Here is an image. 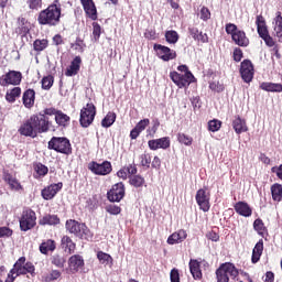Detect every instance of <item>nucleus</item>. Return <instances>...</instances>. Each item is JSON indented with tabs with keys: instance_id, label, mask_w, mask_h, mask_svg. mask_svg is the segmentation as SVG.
I'll use <instances>...</instances> for the list:
<instances>
[{
	"instance_id": "1",
	"label": "nucleus",
	"mask_w": 282,
	"mask_h": 282,
	"mask_svg": "<svg viewBox=\"0 0 282 282\" xmlns=\"http://www.w3.org/2000/svg\"><path fill=\"white\" fill-rule=\"evenodd\" d=\"M61 14L63 9L56 2L50 4L46 9L40 11L37 15L39 25H47L48 28H56L61 23Z\"/></svg>"
},
{
	"instance_id": "2",
	"label": "nucleus",
	"mask_w": 282,
	"mask_h": 282,
	"mask_svg": "<svg viewBox=\"0 0 282 282\" xmlns=\"http://www.w3.org/2000/svg\"><path fill=\"white\" fill-rule=\"evenodd\" d=\"M65 229L66 232H69V235H74V237H77L78 239H85L86 241H89L91 237V231L89 230L87 225L78 223L75 219L66 220Z\"/></svg>"
},
{
	"instance_id": "3",
	"label": "nucleus",
	"mask_w": 282,
	"mask_h": 282,
	"mask_svg": "<svg viewBox=\"0 0 282 282\" xmlns=\"http://www.w3.org/2000/svg\"><path fill=\"white\" fill-rule=\"evenodd\" d=\"M50 151H55L62 155H72V142L66 137H52L47 143Z\"/></svg>"
},
{
	"instance_id": "4",
	"label": "nucleus",
	"mask_w": 282,
	"mask_h": 282,
	"mask_svg": "<svg viewBox=\"0 0 282 282\" xmlns=\"http://www.w3.org/2000/svg\"><path fill=\"white\" fill-rule=\"evenodd\" d=\"M229 276L237 279L239 276V270L231 262H225L216 270L217 282H229Z\"/></svg>"
},
{
	"instance_id": "5",
	"label": "nucleus",
	"mask_w": 282,
	"mask_h": 282,
	"mask_svg": "<svg viewBox=\"0 0 282 282\" xmlns=\"http://www.w3.org/2000/svg\"><path fill=\"white\" fill-rule=\"evenodd\" d=\"M256 25H257V32L260 39L264 41L265 45L268 47H274V45H276V42H274V39L270 36V31H268V24L265 23V18H263L261 14L257 15Z\"/></svg>"
},
{
	"instance_id": "6",
	"label": "nucleus",
	"mask_w": 282,
	"mask_h": 282,
	"mask_svg": "<svg viewBox=\"0 0 282 282\" xmlns=\"http://www.w3.org/2000/svg\"><path fill=\"white\" fill-rule=\"evenodd\" d=\"M20 230L22 232H28V230H32L36 226V212L31 208L23 209L20 219Z\"/></svg>"
},
{
	"instance_id": "7",
	"label": "nucleus",
	"mask_w": 282,
	"mask_h": 282,
	"mask_svg": "<svg viewBox=\"0 0 282 282\" xmlns=\"http://www.w3.org/2000/svg\"><path fill=\"white\" fill-rule=\"evenodd\" d=\"M25 257H20L13 267L17 271V276H25V274H31V276H36V267H34V263L28 261Z\"/></svg>"
},
{
	"instance_id": "8",
	"label": "nucleus",
	"mask_w": 282,
	"mask_h": 282,
	"mask_svg": "<svg viewBox=\"0 0 282 282\" xmlns=\"http://www.w3.org/2000/svg\"><path fill=\"white\" fill-rule=\"evenodd\" d=\"M170 78L178 89H184L195 83V75L193 73L180 74L175 70L170 73Z\"/></svg>"
},
{
	"instance_id": "9",
	"label": "nucleus",
	"mask_w": 282,
	"mask_h": 282,
	"mask_svg": "<svg viewBox=\"0 0 282 282\" xmlns=\"http://www.w3.org/2000/svg\"><path fill=\"white\" fill-rule=\"evenodd\" d=\"M95 118L96 106L91 102L87 104L86 107L80 110L79 123L84 129H87V127L93 124Z\"/></svg>"
},
{
	"instance_id": "10",
	"label": "nucleus",
	"mask_w": 282,
	"mask_h": 282,
	"mask_svg": "<svg viewBox=\"0 0 282 282\" xmlns=\"http://www.w3.org/2000/svg\"><path fill=\"white\" fill-rule=\"evenodd\" d=\"M32 121L35 124V129L37 133H47L50 129L55 131L54 126L52 124V121H50V117L40 113L39 115H32Z\"/></svg>"
},
{
	"instance_id": "11",
	"label": "nucleus",
	"mask_w": 282,
	"mask_h": 282,
	"mask_svg": "<svg viewBox=\"0 0 282 282\" xmlns=\"http://www.w3.org/2000/svg\"><path fill=\"white\" fill-rule=\"evenodd\" d=\"M88 171L93 172L94 175H111L113 171V166L109 161H104L102 163H98L96 161H91L88 163Z\"/></svg>"
},
{
	"instance_id": "12",
	"label": "nucleus",
	"mask_w": 282,
	"mask_h": 282,
	"mask_svg": "<svg viewBox=\"0 0 282 282\" xmlns=\"http://www.w3.org/2000/svg\"><path fill=\"white\" fill-rule=\"evenodd\" d=\"M124 195H127L124 183L119 182L108 191L107 198L109 202L113 203H120L122 199H124Z\"/></svg>"
},
{
	"instance_id": "13",
	"label": "nucleus",
	"mask_w": 282,
	"mask_h": 282,
	"mask_svg": "<svg viewBox=\"0 0 282 282\" xmlns=\"http://www.w3.org/2000/svg\"><path fill=\"white\" fill-rule=\"evenodd\" d=\"M153 50L156 52V56L161 61H164V63H169V61H175V58H177V52L169 46L154 44Z\"/></svg>"
},
{
	"instance_id": "14",
	"label": "nucleus",
	"mask_w": 282,
	"mask_h": 282,
	"mask_svg": "<svg viewBox=\"0 0 282 282\" xmlns=\"http://www.w3.org/2000/svg\"><path fill=\"white\" fill-rule=\"evenodd\" d=\"M23 75L19 70H9L7 74L0 77V86L8 87V85H21Z\"/></svg>"
},
{
	"instance_id": "15",
	"label": "nucleus",
	"mask_w": 282,
	"mask_h": 282,
	"mask_svg": "<svg viewBox=\"0 0 282 282\" xmlns=\"http://www.w3.org/2000/svg\"><path fill=\"white\" fill-rule=\"evenodd\" d=\"M239 72L243 83H252L254 78V65L250 59H243L240 63Z\"/></svg>"
},
{
	"instance_id": "16",
	"label": "nucleus",
	"mask_w": 282,
	"mask_h": 282,
	"mask_svg": "<svg viewBox=\"0 0 282 282\" xmlns=\"http://www.w3.org/2000/svg\"><path fill=\"white\" fill-rule=\"evenodd\" d=\"M18 133H20V135H24V138H36L39 135L36 126L32 120V116L20 126Z\"/></svg>"
},
{
	"instance_id": "17",
	"label": "nucleus",
	"mask_w": 282,
	"mask_h": 282,
	"mask_svg": "<svg viewBox=\"0 0 282 282\" xmlns=\"http://www.w3.org/2000/svg\"><path fill=\"white\" fill-rule=\"evenodd\" d=\"M85 269V259L80 254H74L68 259V274H78Z\"/></svg>"
},
{
	"instance_id": "18",
	"label": "nucleus",
	"mask_w": 282,
	"mask_h": 282,
	"mask_svg": "<svg viewBox=\"0 0 282 282\" xmlns=\"http://www.w3.org/2000/svg\"><path fill=\"white\" fill-rule=\"evenodd\" d=\"M195 198L199 209L203 210V213H208L210 210V196L206 193V189H198Z\"/></svg>"
},
{
	"instance_id": "19",
	"label": "nucleus",
	"mask_w": 282,
	"mask_h": 282,
	"mask_svg": "<svg viewBox=\"0 0 282 282\" xmlns=\"http://www.w3.org/2000/svg\"><path fill=\"white\" fill-rule=\"evenodd\" d=\"M62 189H63V182L51 184L42 189L41 196L46 202H50V199H54V197H56L58 192Z\"/></svg>"
},
{
	"instance_id": "20",
	"label": "nucleus",
	"mask_w": 282,
	"mask_h": 282,
	"mask_svg": "<svg viewBox=\"0 0 282 282\" xmlns=\"http://www.w3.org/2000/svg\"><path fill=\"white\" fill-rule=\"evenodd\" d=\"M84 12L88 19L91 21H98V9L96 8V3L94 0H79Z\"/></svg>"
},
{
	"instance_id": "21",
	"label": "nucleus",
	"mask_w": 282,
	"mask_h": 282,
	"mask_svg": "<svg viewBox=\"0 0 282 282\" xmlns=\"http://www.w3.org/2000/svg\"><path fill=\"white\" fill-rule=\"evenodd\" d=\"M148 147L151 151H158V149L166 150L171 147V139L169 137L152 139L148 141Z\"/></svg>"
},
{
	"instance_id": "22",
	"label": "nucleus",
	"mask_w": 282,
	"mask_h": 282,
	"mask_svg": "<svg viewBox=\"0 0 282 282\" xmlns=\"http://www.w3.org/2000/svg\"><path fill=\"white\" fill-rule=\"evenodd\" d=\"M34 102H36V91L32 88L24 90L22 95V104L25 109H32Z\"/></svg>"
},
{
	"instance_id": "23",
	"label": "nucleus",
	"mask_w": 282,
	"mask_h": 282,
	"mask_svg": "<svg viewBox=\"0 0 282 282\" xmlns=\"http://www.w3.org/2000/svg\"><path fill=\"white\" fill-rule=\"evenodd\" d=\"M80 65H83V58L77 55L70 62V65L66 68L65 76H76L80 72Z\"/></svg>"
},
{
	"instance_id": "24",
	"label": "nucleus",
	"mask_w": 282,
	"mask_h": 282,
	"mask_svg": "<svg viewBox=\"0 0 282 282\" xmlns=\"http://www.w3.org/2000/svg\"><path fill=\"white\" fill-rule=\"evenodd\" d=\"M234 208L240 217H252V207L246 202L239 200L234 205Z\"/></svg>"
},
{
	"instance_id": "25",
	"label": "nucleus",
	"mask_w": 282,
	"mask_h": 282,
	"mask_svg": "<svg viewBox=\"0 0 282 282\" xmlns=\"http://www.w3.org/2000/svg\"><path fill=\"white\" fill-rule=\"evenodd\" d=\"M189 272L195 281H202L203 273H202V262H198L195 259L189 260Z\"/></svg>"
},
{
	"instance_id": "26",
	"label": "nucleus",
	"mask_w": 282,
	"mask_h": 282,
	"mask_svg": "<svg viewBox=\"0 0 282 282\" xmlns=\"http://www.w3.org/2000/svg\"><path fill=\"white\" fill-rule=\"evenodd\" d=\"M234 43L239 47H248L250 45V40L246 36V32L238 30L231 36Z\"/></svg>"
},
{
	"instance_id": "27",
	"label": "nucleus",
	"mask_w": 282,
	"mask_h": 282,
	"mask_svg": "<svg viewBox=\"0 0 282 282\" xmlns=\"http://www.w3.org/2000/svg\"><path fill=\"white\" fill-rule=\"evenodd\" d=\"M186 237H188V234L186 230L181 229L178 231L173 232L167 238L169 246H175V243H182V241H185Z\"/></svg>"
},
{
	"instance_id": "28",
	"label": "nucleus",
	"mask_w": 282,
	"mask_h": 282,
	"mask_svg": "<svg viewBox=\"0 0 282 282\" xmlns=\"http://www.w3.org/2000/svg\"><path fill=\"white\" fill-rule=\"evenodd\" d=\"M61 247L64 249V252H68V254L76 252V242H74L69 236L62 237Z\"/></svg>"
},
{
	"instance_id": "29",
	"label": "nucleus",
	"mask_w": 282,
	"mask_h": 282,
	"mask_svg": "<svg viewBox=\"0 0 282 282\" xmlns=\"http://www.w3.org/2000/svg\"><path fill=\"white\" fill-rule=\"evenodd\" d=\"M188 32L192 39L197 41V43H208V34L199 31V29L195 26H189Z\"/></svg>"
},
{
	"instance_id": "30",
	"label": "nucleus",
	"mask_w": 282,
	"mask_h": 282,
	"mask_svg": "<svg viewBox=\"0 0 282 282\" xmlns=\"http://www.w3.org/2000/svg\"><path fill=\"white\" fill-rule=\"evenodd\" d=\"M263 256V239H260L252 249L251 263H259Z\"/></svg>"
},
{
	"instance_id": "31",
	"label": "nucleus",
	"mask_w": 282,
	"mask_h": 282,
	"mask_svg": "<svg viewBox=\"0 0 282 282\" xmlns=\"http://www.w3.org/2000/svg\"><path fill=\"white\" fill-rule=\"evenodd\" d=\"M232 129L238 135H240V133H246V131H248L246 119H241V117L236 116L235 120L232 121Z\"/></svg>"
},
{
	"instance_id": "32",
	"label": "nucleus",
	"mask_w": 282,
	"mask_h": 282,
	"mask_svg": "<svg viewBox=\"0 0 282 282\" xmlns=\"http://www.w3.org/2000/svg\"><path fill=\"white\" fill-rule=\"evenodd\" d=\"M34 178L39 180L41 177H45L50 173V167L41 162L33 163Z\"/></svg>"
},
{
	"instance_id": "33",
	"label": "nucleus",
	"mask_w": 282,
	"mask_h": 282,
	"mask_svg": "<svg viewBox=\"0 0 282 282\" xmlns=\"http://www.w3.org/2000/svg\"><path fill=\"white\" fill-rule=\"evenodd\" d=\"M260 89H262V91H271V93H275V94H281L282 84L264 82V83L260 84Z\"/></svg>"
},
{
	"instance_id": "34",
	"label": "nucleus",
	"mask_w": 282,
	"mask_h": 282,
	"mask_svg": "<svg viewBox=\"0 0 282 282\" xmlns=\"http://www.w3.org/2000/svg\"><path fill=\"white\" fill-rule=\"evenodd\" d=\"M56 250V241L52 239H47L42 241L40 245L41 254H48L50 252H54Z\"/></svg>"
},
{
	"instance_id": "35",
	"label": "nucleus",
	"mask_w": 282,
	"mask_h": 282,
	"mask_svg": "<svg viewBox=\"0 0 282 282\" xmlns=\"http://www.w3.org/2000/svg\"><path fill=\"white\" fill-rule=\"evenodd\" d=\"M40 226H58L61 218L56 215H46L39 220Z\"/></svg>"
},
{
	"instance_id": "36",
	"label": "nucleus",
	"mask_w": 282,
	"mask_h": 282,
	"mask_svg": "<svg viewBox=\"0 0 282 282\" xmlns=\"http://www.w3.org/2000/svg\"><path fill=\"white\" fill-rule=\"evenodd\" d=\"M17 34H21L22 36H26L30 32V26L28 25V21L25 18L20 17L18 19V28L15 29Z\"/></svg>"
},
{
	"instance_id": "37",
	"label": "nucleus",
	"mask_w": 282,
	"mask_h": 282,
	"mask_svg": "<svg viewBox=\"0 0 282 282\" xmlns=\"http://www.w3.org/2000/svg\"><path fill=\"white\" fill-rule=\"evenodd\" d=\"M7 102H17V98H21V87H14L6 93Z\"/></svg>"
},
{
	"instance_id": "38",
	"label": "nucleus",
	"mask_w": 282,
	"mask_h": 282,
	"mask_svg": "<svg viewBox=\"0 0 282 282\" xmlns=\"http://www.w3.org/2000/svg\"><path fill=\"white\" fill-rule=\"evenodd\" d=\"M69 120H72V118L62 110H59L55 116V122L58 127H67V124H69Z\"/></svg>"
},
{
	"instance_id": "39",
	"label": "nucleus",
	"mask_w": 282,
	"mask_h": 282,
	"mask_svg": "<svg viewBox=\"0 0 282 282\" xmlns=\"http://www.w3.org/2000/svg\"><path fill=\"white\" fill-rule=\"evenodd\" d=\"M253 230H256L260 237H264L265 232H268V227H265L263 219L257 218L253 221Z\"/></svg>"
},
{
	"instance_id": "40",
	"label": "nucleus",
	"mask_w": 282,
	"mask_h": 282,
	"mask_svg": "<svg viewBox=\"0 0 282 282\" xmlns=\"http://www.w3.org/2000/svg\"><path fill=\"white\" fill-rule=\"evenodd\" d=\"M129 184H130V186H133L134 188H142V186H144V184H145L144 176H142L140 174L130 176Z\"/></svg>"
},
{
	"instance_id": "41",
	"label": "nucleus",
	"mask_w": 282,
	"mask_h": 282,
	"mask_svg": "<svg viewBox=\"0 0 282 282\" xmlns=\"http://www.w3.org/2000/svg\"><path fill=\"white\" fill-rule=\"evenodd\" d=\"M4 181L9 184V186L12 188V191H21L23 186H21V183L17 177L12 176V174H7L4 176Z\"/></svg>"
},
{
	"instance_id": "42",
	"label": "nucleus",
	"mask_w": 282,
	"mask_h": 282,
	"mask_svg": "<svg viewBox=\"0 0 282 282\" xmlns=\"http://www.w3.org/2000/svg\"><path fill=\"white\" fill-rule=\"evenodd\" d=\"M271 195L273 202H281L282 200V185L275 183L271 186Z\"/></svg>"
},
{
	"instance_id": "43",
	"label": "nucleus",
	"mask_w": 282,
	"mask_h": 282,
	"mask_svg": "<svg viewBox=\"0 0 282 282\" xmlns=\"http://www.w3.org/2000/svg\"><path fill=\"white\" fill-rule=\"evenodd\" d=\"M48 45H50V41H47V39H43V40L37 39L33 42V50L40 53L47 50Z\"/></svg>"
},
{
	"instance_id": "44",
	"label": "nucleus",
	"mask_w": 282,
	"mask_h": 282,
	"mask_svg": "<svg viewBox=\"0 0 282 282\" xmlns=\"http://www.w3.org/2000/svg\"><path fill=\"white\" fill-rule=\"evenodd\" d=\"M116 112H108L106 117L101 120V127H104V129H109V127H111L113 122H116Z\"/></svg>"
},
{
	"instance_id": "45",
	"label": "nucleus",
	"mask_w": 282,
	"mask_h": 282,
	"mask_svg": "<svg viewBox=\"0 0 282 282\" xmlns=\"http://www.w3.org/2000/svg\"><path fill=\"white\" fill-rule=\"evenodd\" d=\"M51 263L52 265H55V268H65V263H67V260L65 257L56 253L51 257Z\"/></svg>"
},
{
	"instance_id": "46",
	"label": "nucleus",
	"mask_w": 282,
	"mask_h": 282,
	"mask_svg": "<svg viewBox=\"0 0 282 282\" xmlns=\"http://www.w3.org/2000/svg\"><path fill=\"white\" fill-rule=\"evenodd\" d=\"M59 276H62L61 271L52 270L50 273L42 275V281L43 282L58 281Z\"/></svg>"
},
{
	"instance_id": "47",
	"label": "nucleus",
	"mask_w": 282,
	"mask_h": 282,
	"mask_svg": "<svg viewBox=\"0 0 282 282\" xmlns=\"http://www.w3.org/2000/svg\"><path fill=\"white\" fill-rule=\"evenodd\" d=\"M165 40L167 43L175 45L180 41V34H177V31H166L165 32Z\"/></svg>"
},
{
	"instance_id": "48",
	"label": "nucleus",
	"mask_w": 282,
	"mask_h": 282,
	"mask_svg": "<svg viewBox=\"0 0 282 282\" xmlns=\"http://www.w3.org/2000/svg\"><path fill=\"white\" fill-rule=\"evenodd\" d=\"M140 164L144 169H151V153L144 152L139 156Z\"/></svg>"
},
{
	"instance_id": "49",
	"label": "nucleus",
	"mask_w": 282,
	"mask_h": 282,
	"mask_svg": "<svg viewBox=\"0 0 282 282\" xmlns=\"http://www.w3.org/2000/svg\"><path fill=\"white\" fill-rule=\"evenodd\" d=\"M54 85V76L48 75L42 78V89L50 90Z\"/></svg>"
},
{
	"instance_id": "50",
	"label": "nucleus",
	"mask_w": 282,
	"mask_h": 282,
	"mask_svg": "<svg viewBox=\"0 0 282 282\" xmlns=\"http://www.w3.org/2000/svg\"><path fill=\"white\" fill-rule=\"evenodd\" d=\"M177 140L181 144H185V147H191V144H193V137L185 133H178Z\"/></svg>"
},
{
	"instance_id": "51",
	"label": "nucleus",
	"mask_w": 282,
	"mask_h": 282,
	"mask_svg": "<svg viewBox=\"0 0 282 282\" xmlns=\"http://www.w3.org/2000/svg\"><path fill=\"white\" fill-rule=\"evenodd\" d=\"M221 129V121L219 119H214L208 121V131L215 133Z\"/></svg>"
},
{
	"instance_id": "52",
	"label": "nucleus",
	"mask_w": 282,
	"mask_h": 282,
	"mask_svg": "<svg viewBox=\"0 0 282 282\" xmlns=\"http://www.w3.org/2000/svg\"><path fill=\"white\" fill-rule=\"evenodd\" d=\"M14 235V231L10 227H0V239H8Z\"/></svg>"
},
{
	"instance_id": "53",
	"label": "nucleus",
	"mask_w": 282,
	"mask_h": 282,
	"mask_svg": "<svg viewBox=\"0 0 282 282\" xmlns=\"http://www.w3.org/2000/svg\"><path fill=\"white\" fill-rule=\"evenodd\" d=\"M97 259L100 261V263H109V261H113V258H111V254L106 253L104 251L97 252Z\"/></svg>"
},
{
	"instance_id": "54",
	"label": "nucleus",
	"mask_w": 282,
	"mask_h": 282,
	"mask_svg": "<svg viewBox=\"0 0 282 282\" xmlns=\"http://www.w3.org/2000/svg\"><path fill=\"white\" fill-rule=\"evenodd\" d=\"M100 34H102V28L100 24H98V22H93V35L95 41L100 40Z\"/></svg>"
},
{
	"instance_id": "55",
	"label": "nucleus",
	"mask_w": 282,
	"mask_h": 282,
	"mask_svg": "<svg viewBox=\"0 0 282 282\" xmlns=\"http://www.w3.org/2000/svg\"><path fill=\"white\" fill-rule=\"evenodd\" d=\"M209 89H212V91H216L217 94H221L226 87L219 82H212L209 83Z\"/></svg>"
},
{
	"instance_id": "56",
	"label": "nucleus",
	"mask_w": 282,
	"mask_h": 282,
	"mask_svg": "<svg viewBox=\"0 0 282 282\" xmlns=\"http://www.w3.org/2000/svg\"><path fill=\"white\" fill-rule=\"evenodd\" d=\"M158 129H160V119H153L151 129H148L147 131L149 135L153 138L158 133Z\"/></svg>"
},
{
	"instance_id": "57",
	"label": "nucleus",
	"mask_w": 282,
	"mask_h": 282,
	"mask_svg": "<svg viewBox=\"0 0 282 282\" xmlns=\"http://www.w3.org/2000/svg\"><path fill=\"white\" fill-rule=\"evenodd\" d=\"M106 213H109V215H120L122 213V208L118 205H107Z\"/></svg>"
},
{
	"instance_id": "58",
	"label": "nucleus",
	"mask_w": 282,
	"mask_h": 282,
	"mask_svg": "<svg viewBox=\"0 0 282 282\" xmlns=\"http://www.w3.org/2000/svg\"><path fill=\"white\" fill-rule=\"evenodd\" d=\"M26 3L30 10H41L43 8V0H28Z\"/></svg>"
},
{
	"instance_id": "59",
	"label": "nucleus",
	"mask_w": 282,
	"mask_h": 282,
	"mask_svg": "<svg viewBox=\"0 0 282 282\" xmlns=\"http://www.w3.org/2000/svg\"><path fill=\"white\" fill-rule=\"evenodd\" d=\"M74 45H75V50L80 52V54H83V52H85V47H87V45L85 44V41L80 37H76L75 44H72V47H74Z\"/></svg>"
},
{
	"instance_id": "60",
	"label": "nucleus",
	"mask_w": 282,
	"mask_h": 282,
	"mask_svg": "<svg viewBox=\"0 0 282 282\" xmlns=\"http://www.w3.org/2000/svg\"><path fill=\"white\" fill-rule=\"evenodd\" d=\"M149 124H151V120L145 118L140 120L134 128H137L142 133V131H144V129H147Z\"/></svg>"
},
{
	"instance_id": "61",
	"label": "nucleus",
	"mask_w": 282,
	"mask_h": 282,
	"mask_svg": "<svg viewBox=\"0 0 282 282\" xmlns=\"http://www.w3.org/2000/svg\"><path fill=\"white\" fill-rule=\"evenodd\" d=\"M275 14L276 15L274 18V21H275L276 28L274 30H275V32L280 33V32H282V15H281V11H278Z\"/></svg>"
},
{
	"instance_id": "62",
	"label": "nucleus",
	"mask_w": 282,
	"mask_h": 282,
	"mask_svg": "<svg viewBox=\"0 0 282 282\" xmlns=\"http://www.w3.org/2000/svg\"><path fill=\"white\" fill-rule=\"evenodd\" d=\"M200 19L202 21H208L210 19V10L206 7L200 9Z\"/></svg>"
},
{
	"instance_id": "63",
	"label": "nucleus",
	"mask_w": 282,
	"mask_h": 282,
	"mask_svg": "<svg viewBox=\"0 0 282 282\" xmlns=\"http://www.w3.org/2000/svg\"><path fill=\"white\" fill-rule=\"evenodd\" d=\"M225 30L227 34L231 35V37H232V34H235L236 32H239V29L236 26V24H232V23H227Z\"/></svg>"
},
{
	"instance_id": "64",
	"label": "nucleus",
	"mask_w": 282,
	"mask_h": 282,
	"mask_svg": "<svg viewBox=\"0 0 282 282\" xmlns=\"http://www.w3.org/2000/svg\"><path fill=\"white\" fill-rule=\"evenodd\" d=\"M171 282H180V270L172 269L170 273Z\"/></svg>"
}]
</instances>
